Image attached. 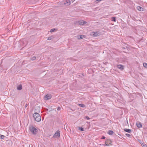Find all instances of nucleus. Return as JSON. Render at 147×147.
<instances>
[{
	"instance_id": "obj_1",
	"label": "nucleus",
	"mask_w": 147,
	"mask_h": 147,
	"mask_svg": "<svg viewBox=\"0 0 147 147\" xmlns=\"http://www.w3.org/2000/svg\"><path fill=\"white\" fill-rule=\"evenodd\" d=\"M33 117L35 120L36 121L39 122L41 120V117L40 114L37 113H35L33 114Z\"/></svg>"
},
{
	"instance_id": "obj_2",
	"label": "nucleus",
	"mask_w": 147,
	"mask_h": 147,
	"mask_svg": "<svg viewBox=\"0 0 147 147\" xmlns=\"http://www.w3.org/2000/svg\"><path fill=\"white\" fill-rule=\"evenodd\" d=\"M29 129L32 134L34 135H36L38 131L37 129L36 128L32 126H30Z\"/></svg>"
},
{
	"instance_id": "obj_3",
	"label": "nucleus",
	"mask_w": 147,
	"mask_h": 147,
	"mask_svg": "<svg viewBox=\"0 0 147 147\" xmlns=\"http://www.w3.org/2000/svg\"><path fill=\"white\" fill-rule=\"evenodd\" d=\"M60 137V132L59 130H57L53 136L54 138H59Z\"/></svg>"
},
{
	"instance_id": "obj_4",
	"label": "nucleus",
	"mask_w": 147,
	"mask_h": 147,
	"mask_svg": "<svg viewBox=\"0 0 147 147\" xmlns=\"http://www.w3.org/2000/svg\"><path fill=\"white\" fill-rule=\"evenodd\" d=\"M92 33V35L94 36H98L100 35V33L99 31L93 32Z\"/></svg>"
},
{
	"instance_id": "obj_5",
	"label": "nucleus",
	"mask_w": 147,
	"mask_h": 147,
	"mask_svg": "<svg viewBox=\"0 0 147 147\" xmlns=\"http://www.w3.org/2000/svg\"><path fill=\"white\" fill-rule=\"evenodd\" d=\"M52 97L51 95L50 94H47L46 95L45 97V99L46 100H48L50 99Z\"/></svg>"
},
{
	"instance_id": "obj_6",
	"label": "nucleus",
	"mask_w": 147,
	"mask_h": 147,
	"mask_svg": "<svg viewBox=\"0 0 147 147\" xmlns=\"http://www.w3.org/2000/svg\"><path fill=\"white\" fill-rule=\"evenodd\" d=\"M78 23L80 25H83L84 24H86L87 23V22L83 20H81L79 21L78 22Z\"/></svg>"
},
{
	"instance_id": "obj_7",
	"label": "nucleus",
	"mask_w": 147,
	"mask_h": 147,
	"mask_svg": "<svg viewBox=\"0 0 147 147\" xmlns=\"http://www.w3.org/2000/svg\"><path fill=\"white\" fill-rule=\"evenodd\" d=\"M106 143H108L111 145H112L111 141L109 139H106L105 141V144H106Z\"/></svg>"
},
{
	"instance_id": "obj_8",
	"label": "nucleus",
	"mask_w": 147,
	"mask_h": 147,
	"mask_svg": "<svg viewBox=\"0 0 147 147\" xmlns=\"http://www.w3.org/2000/svg\"><path fill=\"white\" fill-rule=\"evenodd\" d=\"M136 125L137 127L139 128L141 127H142V125L141 123L139 122H137L136 123Z\"/></svg>"
},
{
	"instance_id": "obj_9",
	"label": "nucleus",
	"mask_w": 147,
	"mask_h": 147,
	"mask_svg": "<svg viewBox=\"0 0 147 147\" xmlns=\"http://www.w3.org/2000/svg\"><path fill=\"white\" fill-rule=\"evenodd\" d=\"M117 67L119 69H124L123 66V65H118L117 66Z\"/></svg>"
},
{
	"instance_id": "obj_10",
	"label": "nucleus",
	"mask_w": 147,
	"mask_h": 147,
	"mask_svg": "<svg viewBox=\"0 0 147 147\" xmlns=\"http://www.w3.org/2000/svg\"><path fill=\"white\" fill-rule=\"evenodd\" d=\"M71 3L70 1V0H67L65 4L67 5H69Z\"/></svg>"
},
{
	"instance_id": "obj_11",
	"label": "nucleus",
	"mask_w": 147,
	"mask_h": 147,
	"mask_svg": "<svg viewBox=\"0 0 147 147\" xmlns=\"http://www.w3.org/2000/svg\"><path fill=\"white\" fill-rule=\"evenodd\" d=\"M22 88V86L21 84H20L17 87V89L18 90H21Z\"/></svg>"
},
{
	"instance_id": "obj_12",
	"label": "nucleus",
	"mask_w": 147,
	"mask_h": 147,
	"mask_svg": "<svg viewBox=\"0 0 147 147\" xmlns=\"http://www.w3.org/2000/svg\"><path fill=\"white\" fill-rule=\"evenodd\" d=\"M137 9L138 10L141 11H143V8L140 6H137Z\"/></svg>"
},
{
	"instance_id": "obj_13",
	"label": "nucleus",
	"mask_w": 147,
	"mask_h": 147,
	"mask_svg": "<svg viewBox=\"0 0 147 147\" xmlns=\"http://www.w3.org/2000/svg\"><path fill=\"white\" fill-rule=\"evenodd\" d=\"M124 131L126 132L130 133L131 132V130L129 129L125 128L124 129Z\"/></svg>"
},
{
	"instance_id": "obj_14",
	"label": "nucleus",
	"mask_w": 147,
	"mask_h": 147,
	"mask_svg": "<svg viewBox=\"0 0 147 147\" xmlns=\"http://www.w3.org/2000/svg\"><path fill=\"white\" fill-rule=\"evenodd\" d=\"M107 133L110 135H112L113 134V132L112 131L109 130L108 131Z\"/></svg>"
},
{
	"instance_id": "obj_15",
	"label": "nucleus",
	"mask_w": 147,
	"mask_h": 147,
	"mask_svg": "<svg viewBox=\"0 0 147 147\" xmlns=\"http://www.w3.org/2000/svg\"><path fill=\"white\" fill-rule=\"evenodd\" d=\"M111 20L112 21L115 22L116 21V18L115 17H113L111 18Z\"/></svg>"
},
{
	"instance_id": "obj_16",
	"label": "nucleus",
	"mask_w": 147,
	"mask_h": 147,
	"mask_svg": "<svg viewBox=\"0 0 147 147\" xmlns=\"http://www.w3.org/2000/svg\"><path fill=\"white\" fill-rule=\"evenodd\" d=\"M78 129L81 131H84V128L82 127H78Z\"/></svg>"
},
{
	"instance_id": "obj_17",
	"label": "nucleus",
	"mask_w": 147,
	"mask_h": 147,
	"mask_svg": "<svg viewBox=\"0 0 147 147\" xmlns=\"http://www.w3.org/2000/svg\"><path fill=\"white\" fill-rule=\"evenodd\" d=\"M85 37V36L84 35H80V38H79V39H82Z\"/></svg>"
},
{
	"instance_id": "obj_18",
	"label": "nucleus",
	"mask_w": 147,
	"mask_h": 147,
	"mask_svg": "<svg viewBox=\"0 0 147 147\" xmlns=\"http://www.w3.org/2000/svg\"><path fill=\"white\" fill-rule=\"evenodd\" d=\"M53 38H54V37H53V36H51L48 37L47 40H50Z\"/></svg>"
},
{
	"instance_id": "obj_19",
	"label": "nucleus",
	"mask_w": 147,
	"mask_h": 147,
	"mask_svg": "<svg viewBox=\"0 0 147 147\" xmlns=\"http://www.w3.org/2000/svg\"><path fill=\"white\" fill-rule=\"evenodd\" d=\"M78 105L80 107H82L83 108V107H85V105L84 104H79Z\"/></svg>"
},
{
	"instance_id": "obj_20",
	"label": "nucleus",
	"mask_w": 147,
	"mask_h": 147,
	"mask_svg": "<svg viewBox=\"0 0 147 147\" xmlns=\"http://www.w3.org/2000/svg\"><path fill=\"white\" fill-rule=\"evenodd\" d=\"M5 137L4 135H1L0 136V139H4V138Z\"/></svg>"
},
{
	"instance_id": "obj_21",
	"label": "nucleus",
	"mask_w": 147,
	"mask_h": 147,
	"mask_svg": "<svg viewBox=\"0 0 147 147\" xmlns=\"http://www.w3.org/2000/svg\"><path fill=\"white\" fill-rule=\"evenodd\" d=\"M143 65L146 68H147V63H143Z\"/></svg>"
},
{
	"instance_id": "obj_22",
	"label": "nucleus",
	"mask_w": 147,
	"mask_h": 147,
	"mask_svg": "<svg viewBox=\"0 0 147 147\" xmlns=\"http://www.w3.org/2000/svg\"><path fill=\"white\" fill-rule=\"evenodd\" d=\"M36 59V57L35 56H34L32 57V58H31V60L32 61H33Z\"/></svg>"
},
{
	"instance_id": "obj_23",
	"label": "nucleus",
	"mask_w": 147,
	"mask_h": 147,
	"mask_svg": "<svg viewBox=\"0 0 147 147\" xmlns=\"http://www.w3.org/2000/svg\"><path fill=\"white\" fill-rule=\"evenodd\" d=\"M56 29L55 28L52 29L50 30V32H54Z\"/></svg>"
},
{
	"instance_id": "obj_24",
	"label": "nucleus",
	"mask_w": 147,
	"mask_h": 147,
	"mask_svg": "<svg viewBox=\"0 0 147 147\" xmlns=\"http://www.w3.org/2000/svg\"><path fill=\"white\" fill-rule=\"evenodd\" d=\"M140 144H141L142 146L143 147V145H144L145 144H144V142H140Z\"/></svg>"
},
{
	"instance_id": "obj_25",
	"label": "nucleus",
	"mask_w": 147,
	"mask_h": 147,
	"mask_svg": "<svg viewBox=\"0 0 147 147\" xmlns=\"http://www.w3.org/2000/svg\"><path fill=\"white\" fill-rule=\"evenodd\" d=\"M126 136H127V137H131V135L129 134H126Z\"/></svg>"
},
{
	"instance_id": "obj_26",
	"label": "nucleus",
	"mask_w": 147,
	"mask_h": 147,
	"mask_svg": "<svg viewBox=\"0 0 147 147\" xmlns=\"http://www.w3.org/2000/svg\"><path fill=\"white\" fill-rule=\"evenodd\" d=\"M84 118L86 119H87V120H89V119H90V118H89V117L88 116H85Z\"/></svg>"
},
{
	"instance_id": "obj_27",
	"label": "nucleus",
	"mask_w": 147,
	"mask_h": 147,
	"mask_svg": "<svg viewBox=\"0 0 147 147\" xmlns=\"http://www.w3.org/2000/svg\"><path fill=\"white\" fill-rule=\"evenodd\" d=\"M104 145L109 146V144H108V143H106V144H105Z\"/></svg>"
},
{
	"instance_id": "obj_28",
	"label": "nucleus",
	"mask_w": 147,
	"mask_h": 147,
	"mask_svg": "<svg viewBox=\"0 0 147 147\" xmlns=\"http://www.w3.org/2000/svg\"><path fill=\"white\" fill-rule=\"evenodd\" d=\"M102 0H96V3H98V2H100Z\"/></svg>"
},
{
	"instance_id": "obj_29",
	"label": "nucleus",
	"mask_w": 147,
	"mask_h": 147,
	"mask_svg": "<svg viewBox=\"0 0 147 147\" xmlns=\"http://www.w3.org/2000/svg\"><path fill=\"white\" fill-rule=\"evenodd\" d=\"M105 138V137L104 136H103L102 138H101V139H104Z\"/></svg>"
},
{
	"instance_id": "obj_30",
	"label": "nucleus",
	"mask_w": 147,
	"mask_h": 147,
	"mask_svg": "<svg viewBox=\"0 0 147 147\" xmlns=\"http://www.w3.org/2000/svg\"><path fill=\"white\" fill-rule=\"evenodd\" d=\"M61 109V108L60 107H58L57 108V110L58 111H59V110H60Z\"/></svg>"
},
{
	"instance_id": "obj_31",
	"label": "nucleus",
	"mask_w": 147,
	"mask_h": 147,
	"mask_svg": "<svg viewBox=\"0 0 147 147\" xmlns=\"http://www.w3.org/2000/svg\"><path fill=\"white\" fill-rule=\"evenodd\" d=\"M27 105H27V103H26V104L25 105V106H24V107H25V108H26L27 107Z\"/></svg>"
},
{
	"instance_id": "obj_32",
	"label": "nucleus",
	"mask_w": 147,
	"mask_h": 147,
	"mask_svg": "<svg viewBox=\"0 0 147 147\" xmlns=\"http://www.w3.org/2000/svg\"><path fill=\"white\" fill-rule=\"evenodd\" d=\"M142 147H147V146H146V144H145L144 145H143Z\"/></svg>"
},
{
	"instance_id": "obj_33",
	"label": "nucleus",
	"mask_w": 147,
	"mask_h": 147,
	"mask_svg": "<svg viewBox=\"0 0 147 147\" xmlns=\"http://www.w3.org/2000/svg\"><path fill=\"white\" fill-rule=\"evenodd\" d=\"M75 0H71V1L72 3H73Z\"/></svg>"
},
{
	"instance_id": "obj_34",
	"label": "nucleus",
	"mask_w": 147,
	"mask_h": 147,
	"mask_svg": "<svg viewBox=\"0 0 147 147\" xmlns=\"http://www.w3.org/2000/svg\"><path fill=\"white\" fill-rule=\"evenodd\" d=\"M122 48H123V49H125V47H123Z\"/></svg>"
}]
</instances>
